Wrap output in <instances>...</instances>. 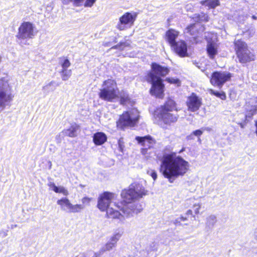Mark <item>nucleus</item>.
<instances>
[{"mask_svg": "<svg viewBox=\"0 0 257 257\" xmlns=\"http://www.w3.org/2000/svg\"><path fill=\"white\" fill-rule=\"evenodd\" d=\"M188 162L176 153H172L164 155L161 160L160 171L170 183L183 176L189 170Z\"/></svg>", "mask_w": 257, "mask_h": 257, "instance_id": "1", "label": "nucleus"}, {"mask_svg": "<svg viewBox=\"0 0 257 257\" xmlns=\"http://www.w3.org/2000/svg\"><path fill=\"white\" fill-rule=\"evenodd\" d=\"M147 191L142 185L134 183L130 185L127 190L121 192V195L123 201L120 203V210L127 216H132L134 213L137 214L143 209L142 205L136 202V200L147 195Z\"/></svg>", "mask_w": 257, "mask_h": 257, "instance_id": "2", "label": "nucleus"}, {"mask_svg": "<svg viewBox=\"0 0 257 257\" xmlns=\"http://www.w3.org/2000/svg\"><path fill=\"white\" fill-rule=\"evenodd\" d=\"M116 195L112 193L105 192L99 195L98 198V208L101 211H106V215L110 218H118L121 215L118 209L120 210L121 206L114 201Z\"/></svg>", "mask_w": 257, "mask_h": 257, "instance_id": "3", "label": "nucleus"}, {"mask_svg": "<svg viewBox=\"0 0 257 257\" xmlns=\"http://www.w3.org/2000/svg\"><path fill=\"white\" fill-rule=\"evenodd\" d=\"M155 115L166 124L175 122L179 117L175 102L171 99L168 100L158 109Z\"/></svg>", "mask_w": 257, "mask_h": 257, "instance_id": "4", "label": "nucleus"}, {"mask_svg": "<svg viewBox=\"0 0 257 257\" xmlns=\"http://www.w3.org/2000/svg\"><path fill=\"white\" fill-rule=\"evenodd\" d=\"M233 44L236 55L240 62L246 63L255 59V54L248 50L247 44L241 39L234 41Z\"/></svg>", "mask_w": 257, "mask_h": 257, "instance_id": "5", "label": "nucleus"}, {"mask_svg": "<svg viewBox=\"0 0 257 257\" xmlns=\"http://www.w3.org/2000/svg\"><path fill=\"white\" fill-rule=\"evenodd\" d=\"M99 96L101 99L109 102L118 99V90L115 81H104Z\"/></svg>", "mask_w": 257, "mask_h": 257, "instance_id": "6", "label": "nucleus"}, {"mask_svg": "<svg viewBox=\"0 0 257 257\" xmlns=\"http://www.w3.org/2000/svg\"><path fill=\"white\" fill-rule=\"evenodd\" d=\"M140 117L139 112L133 108L123 112L116 122L117 128L123 129L126 126H134L138 121Z\"/></svg>", "mask_w": 257, "mask_h": 257, "instance_id": "7", "label": "nucleus"}, {"mask_svg": "<svg viewBox=\"0 0 257 257\" xmlns=\"http://www.w3.org/2000/svg\"><path fill=\"white\" fill-rule=\"evenodd\" d=\"M14 96L12 86L8 81H0V111L11 106Z\"/></svg>", "mask_w": 257, "mask_h": 257, "instance_id": "8", "label": "nucleus"}, {"mask_svg": "<svg viewBox=\"0 0 257 257\" xmlns=\"http://www.w3.org/2000/svg\"><path fill=\"white\" fill-rule=\"evenodd\" d=\"M151 68L147 74L151 80H163L162 78L167 76L170 72L168 67L163 66L156 62L152 63Z\"/></svg>", "mask_w": 257, "mask_h": 257, "instance_id": "9", "label": "nucleus"}, {"mask_svg": "<svg viewBox=\"0 0 257 257\" xmlns=\"http://www.w3.org/2000/svg\"><path fill=\"white\" fill-rule=\"evenodd\" d=\"M35 35L34 25L30 22H24L19 27L16 37L19 40H22L32 39Z\"/></svg>", "mask_w": 257, "mask_h": 257, "instance_id": "10", "label": "nucleus"}, {"mask_svg": "<svg viewBox=\"0 0 257 257\" xmlns=\"http://www.w3.org/2000/svg\"><path fill=\"white\" fill-rule=\"evenodd\" d=\"M138 13L137 12H126L119 18V21L116 25V28L119 31H123L127 28H130L134 25L137 20Z\"/></svg>", "mask_w": 257, "mask_h": 257, "instance_id": "11", "label": "nucleus"}, {"mask_svg": "<svg viewBox=\"0 0 257 257\" xmlns=\"http://www.w3.org/2000/svg\"><path fill=\"white\" fill-rule=\"evenodd\" d=\"M57 204L60 206L61 210L67 213H78L81 212L82 208V206L72 204L66 197L58 200Z\"/></svg>", "mask_w": 257, "mask_h": 257, "instance_id": "12", "label": "nucleus"}, {"mask_svg": "<svg viewBox=\"0 0 257 257\" xmlns=\"http://www.w3.org/2000/svg\"><path fill=\"white\" fill-rule=\"evenodd\" d=\"M204 30V25H198L195 23L188 25L185 28L184 33L191 36L194 40H196Z\"/></svg>", "mask_w": 257, "mask_h": 257, "instance_id": "13", "label": "nucleus"}, {"mask_svg": "<svg viewBox=\"0 0 257 257\" xmlns=\"http://www.w3.org/2000/svg\"><path fill=\"white\" fill-rule=\"evenodd\" d=\"M136 140L143 147L141 152L144 155L146 154L148 149L153 147L156 144V141L149 135L145 137H136Z\"/></svg>", "mask_w": 257, "mask_h": 257, "instance_id": "14", "label": "nucleus"}, {"mask_svg": "<svg viewBox=\"0 0 257 257\" xmlns=\"http://www.w3.org/2000/svg\"><path fill=\"white\" fill-rule=\"evenodd\" d=\"M171 48L180 57L188 56L187 45L185 41L180 40L173 45Z\"/></svg>", "mask_w": 257, "mask_h": 257, "instance_id": "15", "label": "nucleus"}, {"mask_svg": "<svg viewBox=\"0 0 257 257\" xmlns=\"http://www.w3.org/2000/svg\"><path fill=\"white\" fill-rule=\"evenodd\" d=\"M201 99L199 98L196 94L192 93L187 101V105L188 110L195 112L199 109L201 105Z\"/></svg>", "mask_w": 257, "mask_h": 257, "instance_id": "16", "label": "nucleus"}, {"mask_svg": "<svg viewBox=\"0 0 257 257\" xmlns=\"http://www.w3.org/2000/svg\"><path fill=\"white\" fill-rule=\"evenodd\" d=\"M246 117L250 118L254 115L257 110V97H252L249 99L246 104Z\"/></svg>", "mask_w": 257, "mask_h": 257, "instance_id": "17", "label": "nucleus"}, {"mask_svg": "<svg viewBox=\"0 0 257 257\" xmlns=\"http://www.w3.org/2000/svg\"><path fill=\"white\" fill-rule=\"evenodd\" d=\"M152 87L150 89V93L152 95L156 97L161 98L163 96L164 85L163 81H151Z\"/></svg>", "mask_w": 257, "mask_h": 257, "instance_id": "18", "label": "nucleus"}, {"mask_svg": "<svg viewBox=\"0 0 257 257\" xmlns=\"http://www.w3.org/2000/svg\"><path fill=\"white\" fill-rule=\"evenodd\" d=\"M121 236V234L119 233H117L114 234L111 237L109 241H108L106 244L101 248L99 252H97L99 256L100 254L102 253L104 251H109L114 247L119 239Z\"/></svg>", "mask_w": 257, "mask_h": 257, "instance_id": "19", "label": "nucleus"}, {"mask_svg": "<svg viewBox=\"0 0 257 257\" xmlns=\"http://www.w3.org/2000/svg\"><path fill=\"white\" fill-rule=\"evenodd\" d=\"M179 35V32L178 31L174 29H169L166 32L164 38L170 47H171L177 42L176 40Z\"/></svg>", "mask_w": 257, "mask_h": 257, "instance_id": "20", "label": "nucleus"}, {"mask_svg": "<svg viewBox=\"0 0 257 257\" xmlns=\"http://www.w3.org/2000/svg\"><path fill=\"white\" fill-rule=\"evenodd\" d=\"M206 52L210 59H214L215 56L218 54L217 46L212 41L209 42L206 46Z\"/></svg>", "mask_w": 257, "mask_h": 257, "instance_id": "21", "label": "nucleus"}, {"mask_svg": "<svg viewBox=\"0 0 257 257\" xmlns=\"http://www.w3.org/2000/svg\"><path fill=\"white\" fill-rule=\"evenodd\" d=\"M231 77L229 72L215 71L212 73L210 80H228Z\"/></svg>", "mask_w": 257, "mask_h": 257, "instance_id": "22", "label": "nucleus"}, {"mask_svg": "<svg viewBox=\"0 0 257 257\" xmlns=\"http://www.w3.org/2000/svg\"><path fill=\"white\" fill-rule=\"evenodd\" d=\"M107 141L106 135L102 132H98L94 134L93 141L95 145L100 146Z\"/></svg>", "mask_w": 257, "mask_h": 257, "instance_id": "23", "label": "nucleus"}, {"mask_svg": "<svg viewBox=\"0 0 257 257\" xmlns=\"http://www.w3.org/2000/svg\"><path fill=\"white\" fill-rule=\"evenodd\" d=\"M191 19L196 23L207 22L209 20V16L203 12L195 14Z\"/></svg>", "mask_w": 257, "mask_h": 257, "instance_id": "24", "label": "nucleus"}, {"mask_svg": "<svg viewBox=\"0 0 257 257\" xmlns=\"http://www.w3.org/2000/svg\"><path fill=\"white\" fill-rule=\"evenodd\" d=\"M200 4L202 6L208 7L209 9H214L220 5L219 0H202L200 2Z\"/></svg>", "mask_w": 257, "mask_h": 257, "instance_id": "25", "label": "nucleus"}, {"mask_svg": "<svg viewBox=\"0 0 257 257\" xmlns=\"http://www.w3.org/2000/svg\"><path fill=\"white\" fill-rule=\"evenodd\" d=\"M79 126L76 124H72L69 128L65 131V134L70 137H75L77 135V131Z\"/></svg>", "mask_w": 257, "mask_h": 257, "instance_id": "26", "label": "nucleus"}, {"mask_svg": "<svg viewBox=\"0 0 257 257\" xmlns=\"http://www.w3.org/2000/svg\"><path fill=\"white\" fill-rule=\"evenodd\" d=\"M120 98V102L121 104L125 105L130 101L128 94L125 92L118 91V98Z\"/></svg>", "mask_w": 257, "mask_h": 257, "instance_id": "27", "label": "nucleus"}, {"mask_svg": "<svg viewBox=\"0 0 257 257\" xmlns=\"http://www.w3.org/2000/svg\"><path fill=\"white\" fill-rule=\"evenodd\" d=\"M187 203H189L190 205L193 203V208L195 213L196 214H198L199 213V209L200 208V204L194 198H190V199L188 200L187 201Z\"/></svg>", "mask_w": 257, "mask_h": 257, "instance_id": "28", "label": "nucleus"}, {"mask_svg": "<svg viewBox=\"0 0 257 257\" xmlns=\"http://www.w3.org/2000/svg\"><path fill=\"white\" fill-rule=\"evenodd\" d=\"M217 222L216 216L214 215H210L206 218V225L208 227L213 226Z\"/></svg>", "mask_w": 257, "mask_h": 257, "instance_id": "29", "label": "nucleus"}, {"mask_svg": "<svg viewBox=\"0 0 257 257\" xmlns=\"http://www.w3.org/2000/svg\"><path fill=\"white\" fill-rule=\"evenodd\" d=\"M209 92L210 94L214 95L215 96L220 98L222 100H225L226 99V94L223 91L219 92L214 91L212 89H210Z\"/></svg>", "mask_w": 257, "mask_h": 257, "instance_id": "30", "label": "nucleus"}, {"mask_svg": "<svg viewBox=\"0 0 257 257\" xmlns=\"http://www.w3.org/2000/svg\"><path fill=\"white\" fill-rule=\"evenodd\" d=\"M92 200V198L88 197H84L82 198L81 202L82 204H78L79 205L82 206V208L81 209V211L84 209L85 206H89L90 202Z\"/></svg>", "mask_w": 257, "mask_h": 257, "instance_id": "31", "label": "nucleus"}, {"mask_svg": "<svg viewBox=\"0 0 257 257\" xmlns=\"http://www.w3.org/2000/svg\"><path fill=\"white\" fill-rule=\"evenodd\" d=\"M203 134V131L201 130H197L193 131L190 135L187 136L186 138L188 140L194 139V136L199 137Z\"/></svg>", "mask_w": 257, "mask_h": 257, "instance_id": "32", "label": "nucleus"}, {"mask_svg": "<svg viewBox=\"0 0 257 257\" xmlns=\"http://www.w3.org/2000/svg\"><path fill=\"white\" fill-rule=\"evenodd\" d=\"M55 192L57 193H61L64 196H67L69 194L68 191L64 187L60 186H57V188H55Z\"/></svg>", "mask_w": 257, "mask_h": 257, "instance_id": "33", "label": "nucleus"}, {"mask_svg": "<svg viewBox=\"0 0 257 257\" xmlns=\"http://www.w3.org/2000/svg\"><path fill=\"white\" fill-rule=\"evenodd\" d=\"M62 60L61 61L60 64L62 67V69H67V68L70 66L71 63L68 59L67 58H61Z\"/></svg>", "mask_w": 257, "mask_h": 257, "instance_id": "34", "label": "nucleus"}, {"mask_svg": "<svg viewBox=\"0 0 257 257\" xmlns=\"http://www.w3.org/2000/svg\"><path fill=\"white\" fill-rule=\"evenodd\" d=\"M56 85L53 82H50L48 85L43 87V90L47 92L52 91L55 89Z\"/></svg>", "mask_w": 257, "mask_h": 257, "instance_id": "35", "label": "nucleus"}, {"mask_svg": "<svg viewBox=\"0 0 257 257\" xmlns=\"http://www.w3.org/2000/svg\"><path fill=\"white\" fill-rule=\"evenodd\" d=\"M61 76L63 80L68 79L71 75V71L67 70V69H62L61 72Z\"/></svg>", "mask_w": 257, "mask_h": 257, "instance_id": "36", "label": "nucleus"}, {"mask_svg": "<svg viewBox=\"0 0 257 257\" xmlns=\"http://www.w3.org/2000/svg\"><path fill=\"white\" fill-rule=\"evenodd\" d=\"M88 255H91V257H99V254L97 252H88L87 253H83L80 257H87Z\"/></svg>", "mask_w": 257, "mask_h": 257, "instance_id": "37", "label": "nucleus"}, {"mask_svg": "<svg viewBox=\"0 0 257 257\" xmlns=\"http://www.w3.org/2000/svg\"><path fill=\"white\" fill-rule=\"evenodd\" d=\"M96 0H85L84 4L85 7H91L95 3Z\"/></svg>", "mask_w": 257, "mask_h": 257, "instance_id": "38", "label": "nucleus"}, {"mask_svg": "<svg viewBox=\"0 0 257 257\" xmlns=\"http://www.w3.org/2000/svg\"><path fill=\"white\" fill-rule=\"evenodd\" d=\"M73 5L77 7H80L82 5L84 0H70Z\"/></svg>", "mask_w": 257, "mask_h": 257, "instance_id": "39", "label": "nucleus"}, {"mask_svg": "<svg viewBox=\"0 0 257 257\" xmlns=\"http://www.w3.org/2000/svg\"><path fill=\"white\" fill-rule=\"evenodd\" d=\"M225 81H211L212 85L221 88Z\"/></svg>", "mask_w": 257, "mask_h": 257, "instance_id": "40", "label": "nucleus"}, {"mask_svg": "<svg viewBox=\"0 0 257 257\" xmlns=\"http://www.w3.org/2000/svg\"><path fill=\"white\" fill-rule=\"evenodd\" d=\"M186 217H180L178 218H177V219L175 220V222H174V223L175 224H177L179 223H180L181 221H185L186 220Z\"/></svg>", "mask_w": 257, "mask_h": 257, "instance_id": "41", "label": "nucleus"}, {"mask_svg": "<svg viewBox=\"0 0 257 257\" xmlns=\"http://www.w3.org/2000/svg\"><path fill=\"white\" fill-rule=\"evenodd\" d=\"M48 186L50 188H51L54 191L56 190V188H57V186L55 185V184L53 182H50L48 184Z\"/></svg>", "mask_w": 257, "mask_h": 257, "instance_id": "42", "label": "nucleus"}, {"mask_svg": "<svg viewBox=\"0 0 257 257\" xmlns=\"http://www.w3.org/2000/svg\"><path fill=\"white\" fill-rule=\"evenodd\" d=\"M151 176L153 178V179H154V181L156 180V179L157 178V174L156 172L155 171L151 172Z\"/></svg>", "mask_w": 257, "mask_h": 257, "instance_id": "43", "label": "nucleus"}, {"mask_svg": "<svg viewBox=\"0 0 257 257\" xmlns=\"http://www.w3.org/2000/svg\"><path fill=\"white\" fill-rule=\"evenodd\" d=\"M122 45H125V44L124 42H120L118 44L113 46L111 48L112 49H117L119 47V46H122Z\"/></svg>", "mask_w": 257, "mask_h": 257, "instance_id": "44", "label": "nucleus"}, {"mask_svg": "<svg viewBox=\"0 0 257 257\" xmlns=\"http://www.w3.org/2000/svg\"><path fill=\"white\" fill-rule=\"evenodd\" d=\"M253 236L255 239L257 240V227L255 228L254 233H253Z\"/></svg>", "mask_w": 257, "mask_h": 257, "instance_id": "45", "label": "nucleus"}, {"mask_svg": "<svg viewBox=\"0 0 257 257\" xmlns=\"http://www.w3.org/2000/svg\"><path fill=\"white\" fill-rule=\"evenodd\" d=\"M8 231H4V230H2V233L3 234V237H5L6 236H7L8 235Z\"/></svg>", "mask_w": 257, "mask_h": 257, "instance_id": "46", "label": "nucleus"}, {"mask_svg": "<svg viewBox=\"0 0 257 257\" xmlns=\"http://www.w3.org/2000/svg\"><path fill=\"white\" fill-rule=\"evenodd\" d=\"M254 125H255V128H256L255 133V134H256V135L257 136V120H255L254 121Z\"/></svg>", "mask_w": 257, "mask_h": 257, "instance_id": "47", "label": "nucleus"}, {"mask_svg": "<svg viewBox=\"0 0 257 257\" xmlns=\"http://www.w3.org/2000/svg\"><path fill=\"white\" fill-rule=\"evenodd\" d=\"M192 210H188V211H187V215H191V214H192Z\"/></svg>", "mask_w": 257, "mask_h": 257, "instance_id": "48", "label": "nucleus"}, {"mask_svg": "<svg viewBox=\"0 0 257 257\" xmlns=\"http://www.w3.org/2000/svg\"><path fill=\"white\" fill-rule=\"evenodd\" d=\"M17 226V224H13L11 225V228L13 229Z\"/></svg>", "mask_w": 257, "mask_h": 257, "instance_id": "49", "label": "nucleus"}, {"mask_svg": "<svg viewBox=\"0 0 257 257\" xmlns=\"http://www.w3.org/2000/svg\"><path fill=\"white\" fill-rule=\"evenodd\" d=\"M165 80H167V81H169V80H172L170 78H167ZM172 80H175L174 79H173ZM176 80H178V79H176Z\"/></svg>", "mask_w": 257, "mask_h": 257, "instance_id": "50", "label": "nucleus"}, {"mask_svg": "<svg viewBox=\"0 0 257 257\" xmlns=\"http://www.w3.org/2000/svg\"><path fill=\"white\" fill-rule=\"evenodd\" d=\"M252 18L253 19H254V20H256L257 18H256V16H255L253 15V16H252Z\"/></svg>", "mask_w": 257, "mask_h": 257, "instance_id": "51", "label": "nucleus"}, {"mask_svg": "<svg viewBox=\"0 0 257 257\" xmlns=\"http://www.w3.org/2000/svg\"><path fill=\"white\" fill-rule=\"evenodd\" d=\"M171 82H173V81H170ZM173 82H175L176 83H180V81H173Z\"/></svg>", "mask_w": 257, "mask_h": 257, "instance_id": "52", "label": "nucleus"}, {"mask_svg": "<svg viewBox=\"0 0 257 257\" xmlns=\"http://www.w3.org/2000/svg\"><path fill=\"white\" fill-rule=\"evenodd\" d=\"M154 249H155L154 248H152V249H151L150 250H154Z\"/></svg>", "mask_w": 257, "mask_h": 257, "instance_id": "53", "label": "nucleus"}]
</instances>
